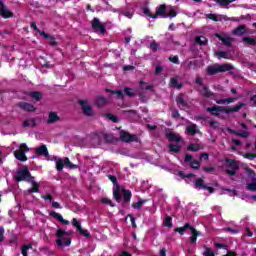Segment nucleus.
I'll list each match as a JSON object with an SVG mask.
<instances>
[{
	"label": "nucleus",
	"mask_w": 256,
	"mask_h": 256,
	"mask_svg": "<svg viewBox=\"0 0 256 256\" xmlns=\"http://www.w3.org/2000/svg\"><path fill=\"white\" fill-rule=\"evenodd\" d=\"M245 107L244 103H239L238 105L234 107H222V106H214V107H208L206 108V111L208 113H211V115H214L215 117L219 116V113H237L238 111H241Z\"/></svg>",
	"instance_id": "f257e3e1"
},
{
	"label": "nucleus",
	"mask_w": 256,
	"mask_h": 256,
	"mask_svg": "<svg viewBox=\"0 0 256 256\" xmlns=\"http://www.w3.org/2000/svg\"><path fill=\"white\" fill-rule=\"evenodd\" d=\"M231 70H233V65L229 63L213 64L206 69L208 75H217V73H225Z\"/></svg>",
	"instance_id": "f03ea898"
},
{
	"label": "nucleus",
	"mask_w": 256,
	"mask_h": 256,
	"mask_svg": "<svg viewBox=\"0 0 256 256\" xmlns=\"http://www.w3.org/2000/svg\"><path fill=\"white\" fill-rule=\"evenodd\" d=\"M56 237V243L59 247H69V245H71V238H69V232L59 229L56 232Z\"/></svg>",
	"instance_id": "7ed1b4c3"
},
{
	"label": "nucleus",
	"mask_w": 256,
	"mask_h": 256,
	"mask_svg": "<svg viewBox=\"0 0 256 256\" xmlns=\"http://www.w3.org/2000/svg\"><path fill=\"white\" fill-rule=\"evenodd\" d=\"M35 177L31 176V172H29V168L27 166H23L16 172L15 180L16 181H27L30 183Z\"/></svg>",
	"instance_id": "20e7f679"
},
{
	"label": "nucleus",
	"mask_w": 256,
	"mask_h": 256,
	"mask_svg": "<svg viewBox=\"0 0 256 256\" xmlns=\"http://www.w3.org/2000/svg\"><path fill=\"white\" fill-rule=\"evenodd\" d=\"M239 171V162L233 159H226V173L231 177L235 176Z\"/></svg>",
	"instance_id": "39448f33"
},
{
	"label": "nucleus",
	"mask_w": 256,
	"mask_h": 256,
	"mask_svg": "<svg viewBox=\"0 0 256 256\" xmlns=\"http://www.w3.org/2000/svg\"><path fill=\"white\" fill-rule=\"evenodd\" d=\"M29 152V147H27V144L22 143L19 146V149L14 151V156L18 159V161L25 162L27 161V155L25 153Z\"/></svg>",
	"instance_id": "423d86ee"
},
{
	"label": "nucleus",
	"mask_w": 256,
	"mask_h": 256,
	"mask_svg": "<svg viewBox=\"0 0 256 256\" xmlns=\"http://www.w3.org/2000/svg\"><path fill=\"white\" fill-rule=\"evenodd\" d=\"M92 29L95 33H100L101 35H105L107 33V28L105 24L101 23L99 18H94L91 22Z\"/></svg>",
	"instance_id": "0eeeda50"
},
{
	"label": "nucleus",
	"mask_w": 256,
	"mask_h": 256,
	"mask_svg": "<svg viewBox=\"0 0 256 256\" xmlns=\"http://www.w3.org/2000/svg\"><path fill=\"white\" fill-rule=\"evenodd\" d=\"M120 139L124 143H139L138 135H131V134H129V132H125V131L120 132Z\"/></svg>",
	"instance_id": "6e6552de"
},
{
	"label": "nucleus",
	"mask_w": 256,
	"mask_h": 256,
	"mask_svg": "<svg viewBox=\"0 0 256 256\" xmlns=\"http://www.w3.org/2000/svg\"><path fill=\"white\" fill-rule=\"evenodd\" d=\"M78 103L81 105L84 115H87V117H93L95 115V111H93V108L87 101L79 100Z\"/></svg>",
	"instance_id": "1a4fd4ad"
},
{
	"label": "nucleus",
	"mask_w": 256,
	"mask_h": 256,
	"mask_svg": "<svg viewBox=\"0 0 256 256\" xmlns=\"http://www.w3.org/2000/svg\"><path fill=\"white\" fill-rule=\"evenodd\" d=\"M90 143L94 147H97V145H101V143H103V132H96L92 134L90 137Z\"/></svg>",
	"instance_id": "9d476101"
},
{
	"label": "nucleus",
	"mask_w": 256,
	"mask_h": 256,
	"mask_svg": "<svg viewBox=\"0 0 256 256\" xmlns=\"http://www.w3.org/2000/svg\"><path fill=\"white\" fill-rule=\"evenodd\" d=\"M0 17H3V19H9L13 17V13L11 12V10H9V8H7L3 3V1L1 0H0Z\"/></svg>",
	"instance_id": "9b49d317"
},
{
	"label": "nucleus",
	"mask_w": 256,
	"mask_h": 256,
	"mask_svg": "<svg viewBox=\"0 0 256 256\" xmlns=\"http://www.w3.org/2000/svg\"><path fill=\"white\" fill-rule=\"evenodd\" d=\"M215 37H217L219 41H222L223 45H225L226 47H231L233 43L232 37L227 34H215Z\"/></svg>",
	"instance_id": "f8f14e48"
},
{
	"label": "nucleus",
	"mask_w": 256,
	"mask_h": 256,
	"mask_svg": "<svg viewBox=\"0 0 256 256\" xmlns=\"http://www.w3.org/2000/svg\"><path fill=\"white\" fill-rule=\"evenodd\" d=\"M198 91L202 97H205L206 99H214L215 101V93L211 92L207 86H202L201 88H198Z\"/></svg>",
	"instance_id": "ddd939ff"
},
{
	"label": "nucleus",
	"mask_w": 256,
	"mask_h": 256,
	"mask_svg": "<svg viewBox=\"0 0 256 256\" xmlns=\"http://www.w3.org/2000/svg\"><path fill=\"white\" fill-rule=\"evenodd\" d=\"M61 121V117H59V114L57 112H49L48 113V118L46 120L47 125H53L55 123H59Z\"/></svg>",
	"instance_id": "4468645a"
},
{
	"label": "nucleus",
	"mask_w": 256,
	"mask_h": 256,
	"mask_svg": "<svg viewBox=\"0 0 256 256\" xmlns=\"http://www.w3.org/2000/svg\"><path fill=\"white\" fill-rule=\"evenodd\" d=\"M232 35H235L236 37H243V35H247V26L239 25L232 30Z\"/></svg>",
	"instance_id": "2eb2a0df"
},
{
	"label": "nucleus",
	"mask_w": 256,
	"mask_h": 256,
	"mask_svg": "<svg viewBox=\"0 0 256 256\" xmlns=\"http://www.w3.org/2000/svg\"><path fill=\"white\" fill-rule=\"evenodd\" d=\"M165 13H167V6L165 4H162L156 8V16L157 17H163L164 19H167V17H169V15H167Z\"/></svg>",
	"instance_id": "dca6fc26"
},
{
	"label": "nucleus",
	"mask_w": 256,
	"mask_h": 256,
	"mask_svg": "<svg viewBox=\"0 0 256 256\" xmlns=\"http://www.w3.org/2000/svg\"><path fill=\"white\" fill-rule=\"evenodd\" d=\"M36 155L42 156V157H49V150H47L46 145H42L40 147L35 148Z\"/></svg>",
	"instance_id": "f3484780"
},
{
	"label": "nucleus",
	"mask_w": 256,
	"mask_h": 256,
	"mask_svg": "<svg viewBox=\"0 0 256 256\" xmlns=\"http://www.w3.org/2000/svg\"><path fill=\"white\" fill-rule=\"evenodd\" d=\"M197 133H201V131H199V128L197 127V124H190L186 127L187 135H197Z\"/></svg>",
	"instance_id": "a211bd4d"
},
{
	"label": "nucleus",
	"mask_w": 256,
	"mask_h": 256,
	"mask_svg": "<svg viewBox=\"0 0 256 256\" xmlns=\"http://www.w3.org/2000/svg\"><path fill=\"white\" fill-rule=\"evenodd\" d=\"M18 106L20 107V109H23V111L34 112L36 110L33 104L27 102H21L18 104Z\"/></svg>",
	"instance_id": "6ab92c4d"
},
{
	"label": "nucleus",
	"mask_w": 256,
	"mask_h": 256,
	"mask_svg": "<svg viewBox=\"0 0 256 256\" xmlns=\"http://www.w3.org/2000/svg\"><path fill=\"white\" fill-rule=\"evenodd\" d=\"M50 217H53L54 219H57V221H60V223H63V225H69V221L63 219V216L55 211L50 212Z\"/></svg>",
	"instance_id": "aec40b11"
},
{
	"label": "nucleus",
	"mask_w": 256,
	"mask_h": 256,
	"mask_svg": "<svg viewBox=\"0 0 256 256\" xmlns=\"http://www.w3.org/2000/svg\"><path fill=\"white\" fill-rule=\"evenodd\" d=\"M170 86L174 87V89H181L183 87V84L179 82V76L170 79Z\"/></svg>",
	"instance_id": "412c9836"
},
{
	"label": "nucleus",
	"mask_w": 256,
	"mask_h": 256,
	"mask_svg": "<svg viewBox=\"0 0 256 256\" xmlns=\"http://www.w3.org/2000/svg\"><path fill=\"white\" fill-rule=\"evenodd\" d=\"M219 7H224L225 9H229L230 3H235V0H214Z\"/></svg>",
	"instance_id": "4be33fe9"
},
{
	"label": "nucleus",
	"mask_w": 256,
	"mask_h": 256,
	"mask_svg": "<svg viewBox=\"0 0 256 256\" xmlns=\"http://www.w3.org/2000/svg\"><path fill=\"white\" fill-rule=\"evenodd\" d=\"M176 103L180 109H185V107H187V102L183 99V94L177 96Z\"/></svg>",
	"instance_id": "5701e85b"
},
{
	"label": "nucleus",
	"mask_w": 256,
	"mask_h": 256,
	"mask_svg": "<svg viewBox=\"0 0 256 256\" xmlns=\"http://www.w3.org/2000/svg\"><path fill=\"white\" fill-rule=\"evenodd\" d=\"M190 232L193 235V237L190 238L191 243H193V244L197 243V237H199V235H201V232L197 231V229H195V227H191Z\"/></svg>",
	"instance_id": "b1692460"
},
{
	"label": "nucleus",
	"mask_w": 256,
	"mask_h": 256,
	"mask_svg": "<svg viewBox=\"0 0 256 256\" xmlns=\"http://www.w3.org/2000/svg\"><path fill=\"white\" fill-rule=\"evenodd\" d=\"M54 161L57 171H63V167H65V159L55 158Z\"/></svg>",
	"instance_id": "393cba45"
},
{
	"label": "nucleus",
	"mask_w": 256,
	"mask_h": 256,
	"mask_svg": "<svg viewBox=\"0 0 256 256\" xmlns=\"http://www.w3.org/2000/svg\"><path fill=\"white\" fill-rule=\"evenodd\" d=\"M95 105H97V107H103L104 105H107V98L98 96L96 98Z\"/></svg>",
	"instance_id": "a878e982"
},
{
	"label": "nucleus",
	"mask_w": 256,
	"mask_h": 256,
	"mask_svg": "<svg viewBox=\"0 0 256 256\" xmlns=\"http://www.w3.org/2000/svg\"><path fill=\"white\" fill-rule=\"evenodd\" d=\"M64 167H67L68 169H79V166L77 164L71 163L69 158H64Z\"/></svg>",
	"instance_id": "bb28decb"
},
{
	"label": "nucleus",
	"mask_w": 256,
	"mask_h": 256,
	"mask_svg": "<svg viewBox=\"0 0 256 256\" xmlns=\"http://www.w3.org/2000/svg\"><path fill=\"white\" fill-rule=\"evenodd\" d=\"M167 137L169 141H174L175 143H179V141H181V136L176 133H169Z\"/></svg>",
	"instance_id": "cd10ccee"
},
{
	"label": "nucleus",
	"mask_w": 256,
	"mask_h": 256,
	"mask_svg": "<svg viewBox=\"0 0 256 256\" xmlns=\"http://www.w3.org/2000/svg\"><path fill=\"white\" fill-rule=\"evenodd\" d=\"M191 224L189 223H186L184 224L183 227H179V228H176V231L180 234V235H184L185 234V231H187V229H189L191 231Z\"/></svg>",
	"instance_id": "c85d7f7f"
},
{
	"label": "nucleus",
	"mask_w": 256,
	"mask_h": 256,
	"mask_svg": "<svg viewBox=\"0 0 256 256\" xmlns=\"http://www.w3.org/2000/svg\"><path fill=\"white\" fill-rule=\"evenodd\" d=\"M243 43H245L246 45H249V46H252V47H255L256 45V40L255 38H251V37H244L242 39Z\"/></svg>",
	"instance_id": "c756f323"
},
{
	"label": "nucleus",
	"mask_w": 256,
	"mask_h": 256,
	"mask_svg": "<svg viewBox=\"0 0 256 256\" xmlns=\"http://www.w3.org/2000/svg\"><path fill=\"white\" fill-rule=\"evenodd\" d=\"M233 101H235V98H226V99L216 100V103L218 105H229L230 103H233Z\"/></svg>",
	"instance_id": "7c9ffc66"
},
{
	"label": "nucleus",
	"mask_w": 256,
	"mask_h": 256,
	"mask_svg": "<svg viewBox=\"0 0 256 256\" xmlns=\"http://www.w3.org/2000/svg\"><path fill=\"white\" fill-rule=\"evenodd\" d=\"M122 195L125 203H129V201H131V191L122 190Z\"/></svg>",
	"instance_id": "2f4dec72"
},
{
	"label": "nucleus",
	"mask_w": 256,
	"mask_h": 256,
	"mask_svg": "<svg viewBox=\"0 0 256 256\" xmlns=\"http://www.w3.org/2000/svg\"><path fill=\"white\" fill-rule=\"evenodd\" d=\"M194 185L196 189H207V185L203 183V178L196 180Z\"/></svg>",
	"instance_id": "473e14b6"
},
{
	"label": "nucleus",
	"mask_w": 256,
	"mask_h": 256,
	"mask_svg": "<svg viewBox=\"0 0 256 256\" xmlns=\"http://www.w3.org/2000/svg\"><path fill=\"white\" fill-rule=\"evenodd\" d=\"M37 122L35 119H27L23 122V127H35Z\"/></svg>",
	"instance_id": "72a5a7b5"
},
{
	"label": "nucleus",
	"mask_w": 256,
	"mask_h": 256,
	"mask_svg": "<svg viewBox=\"0 0 256 256\" xmlns=\"http://www.w3.org/2000/svg\"><path fill=\"white\" fill-rule=\"evenodd\" d=\"M216 56L218 59H229V52L227 51H218L216 52Z\"/></svg>",
	"instance_id": "f704fd0d"
},
{
	"label": "nucleus",
	"mask_w": 256,
	"mask_h": 256,
	"mask_svg": "<svg viewBox=\"0 0 256 256\" xmlns=\"http://www.w3.org/2000/svg\"><path fill=\"white\" fill-rule=\"evenodd\" d=\"M195 42L198 45H207V39L205 38V36H198L195 38Z\"/></svg>",
	"instance_id": "c9c22d12"
},
{
	"label": "nucleus",
	"mask_w": 256,
	"mask_h": 256,
	"mask_svg": "<svg viewBox=\"0 0 256 256\" xmlns=\"http://www.w3.org/2000/svg\"><path fill=\"white\" fill-rule=\"evenodd\" d=\"M29 95L32 97V99H35V101H41V98L43 97V95L41 94V92H30Z\"/></svg>",
	"instance_id": "e433bc0d"
},
{
	"label": "nucleus",
	"mask_w": 256,
	"mask_h": 256,
	"mask_svg": "<svg viewBox=\"0 0 256 256\" xmlns=\"http://www.w3.org/2000/svg\"><path fill=\"white\" fill-rule=\"evenodd\" d=\"M140 89L145 91H153V85H147V83L140 81Z\"/></svg>",
	"instance_id": "4c0bfd02"
},
{
	"label": "nucleus",
	"mask_w": 256,
	"mask_h": 256,
	"mask_svg": "<svg viewBox=\"0 0 256 256\" xmlns=\"http://www.w3.org/2000/svg\"><path fill=\"white\" fill-rule=\"evenodd\" d=\"M144 203H147V200L140 199L138 202L133 203L132 207H133V209H141V207H143Z\"/></svg>",
	"instance_id": "58836bf2"
},
{
	"label": "nucleus",
	"mask_w": 256,
	"mask_h": 256,
	"mask_svg": "<svg viewBox=\"0 0 256 256\" xmlns=\"http://www.w3.org/2000/svg\"><path fill=\"white\" fill-rule=\"evenodd\" d=\"M188 151H192V152H197L201 149V145L200 144H190L187 147Z\"/></svg>",
	"instance_id": "ea45409f"
},
{
	"label": "nucleus",
	"mask_w": 256,
	"mask_h": 256,
	"mask_svg": "<svg viewBox=\"0 0 256 256\" xmlns=\"http://www.w3.org/2000/svg\"><path fill=\"white\" fill-rule=\"evenodd\" d=\"M102 141H106V143H111V141H113V134H107L103 132Z\"/></svg>",
	"instance_id": "a19ab883"
},
{
	"label": "nucleus",
	"mask_w": 256,
	"mask_h": 256,
	"mask_svg": "<svg viewBox=\"0 0 256 256\" xmlns=\"http://www.w3.org/2000/svg\"><path fill=\"white\" fill-rule=\"evenodd\" d=\"M38 33H40V35L44 38V39H51V45H57V43L55 42V40H53V37L48 36L47 33H45L44 31L38 30Z\"/></svg>",
	"instance_id": "79ce46f5"
},
{
	"label": "nucleus",
	"mask_w": 256,
	"mask_h": 256,
	"mask_svg": "<svg viewBox=\"0 0 256 256\" xmlns=\"http://www.w3.org/2000/svg\"><path fill=\"white\" fill-rule=\"evenodd\" d=\"M246 189L248 191H256V179H253L251 183H248Z\"/></svg>",
	"instance_id": "37998d69"
},
{
	"label": "nucleus",
	"mask_w": 256,
	"mask_h": 256,
	"mask_svg": "<svg viewBox=\"0 0 256 256\" xmlns=\"http://www.w3.org/2000/svg\"><path fill=\"white\" fill-rule=\"evenodd\" d=\"M30 183L32 184V193H39V183L35 182V179H32Z\"/></svg>",
	"instance_id": "c03bdc74"
},
{
	"label": "nucleus",
	"mask_w": 256,
	"mask_h": 256,
	"mask_svg": "<svg viewBox=\"0 0 256 256\" xmlns=\"http://www.w3.org/2000/svg\"><path fill=\"white\" fill-rule=\"evenodd\" d=\"M173 218H171V216H167L165 219H164V225L165 227H173Z\"/></svg>",
	"instance_id": "a18cd8bd"
},
{
	"label": "nucleus",
	"mask_w": 256,
	"mask_h": 256,
	"mask_svg": "<svg viewBox=\"0 0 256 256\" xmlns=\"http://www.w3.org/2000/svg\"><path fill=\"white\" fill-rule=\"evenodd\" d=\"M168 147L172 153H179L181 151V147L179 145L170 144Z\"/></svg>",
	"instance_id": "49530a36"
},
{
	"label": "nucleus",
	"mask_w": 256,
	"mask_h": 256,
	"mask_svg": "<svg viewBox=\"0 0 256 256\" xmlns=\"http://www.w3.org/2000/svg\"><path fill=\"white\" fill-rule=\"evenodd\" d=\"M142 11L144 13V15H147L148 17H151L152 19H157V15H153L151 14V10H149V8H142Z\"/></svg>",
	"instance_id": "de8ad7c7"
},
{
	"label": "nucleus",
	"mask_w": 256,
	"mask_h": 256,
	"mask_svg": "<svg viewBox=\"0 0 256 256\" xmlns=\"http://www.w3.org/2000/svg\"><path fill=\"white\" fill-rule=\"evenodd\" d=\"M221 19H223L224 21H233L234 23H239V21H241V19L239 18H235V17H228V16H221Z\"/></svg>",
	"instance_id": "09e8293b"
},
{
	"label": "nucleus",
	"mask_w": 256,
	"mask_h": 256,
	"mask_svg": "<svg viewBox=\"0 0 256 256\" xmlns=\"http://www.w3.org/2000/svg\"><path fill=\"white\" fill-rule=\"evenodd\" d=\"M186 67H187V69H189V70L195 69V67H197V60L189 61V62L186 64Z\"/></svg>",
	"instance_id": "8fccbe9b"
},
{
	"label": "nucleus",
	"mask_w": 256,
	"mask_h": 256,
	"mask_svg": "<svg viewBox=\"0 0 256 256\" xmlns=\"http://www.w3.org/2000/svg\"><path fill=\"white\" fill-rule=\"evenodd\" d=\"M124 93L128 97H135V92L131 88H124Z\"/></svg>",
	"instance_id": "3c124183"
},
{
	"label": "nucleus",
	"mask_w": 256,
	"mask_h": 256,
	"mask_svg": "<svg viewBox=\"0 0 256 256\" xmlns=\"http://www.w3.org/2000/svg\"><path fill=\"white\" fill-rule=\"evenodd\" d=\"M214 247H217V249H225L226 251L229 249V246H227V244H221L219 242H215Z\"/></svg>",
	"instance_id": "603ef678"
},
{
	"label": "nucleus",
	"mask_w": 256,
	"mask_h": 256,
	"mask_svg": "<svg viewBox=\"0 0 256 256\" xmlns=\"http://www.w3.org/2000/svg\"><path fill=\"white\" fill-rule=\"evenodd\" d=\"M107 118L113 123H119V118L113 114H106Z\"/></svg>",
	"instance_id": "864d4df0"
},
{
	"label": "nucleus",
	"mask_w": 256,
	"mask_h": 256,
	"mask_svg": "<svg viewBox=\"0 0 256 256\" xmlns=\"http://www.w3.org/2000/svg\"><path fill=\"white\" fill-rule=\"evenodd\" d=\"M113 195L117 203H121V194H119V190H114Z\"/></svg>",
	"instance_id": "5fc2aeb1"
},
{
	"label": "nucleus",
	"mask_w": 256,
	"mask_h": 256,
	"mask_svg": "<svg viewBox=\"0 0 256 256\" xmlns=\"http://www.w3.org/2000/svg\"><path fill=\"white\" fill-rule=\"evenodd\" d=\"M190 165H191L192 169H199L201 167V164L197 160L191 161Z\"/></svg>",
	"instance_id": "6e6d98bb"
},
{
	"label": "nucleus",
	"mask_w": 256,
	"mask_h": 256,
	"mask_svg": "<svg viewBox=\"0 0 256 256\" xmlns=\"http://www.w3.org/2000/svg\"><path fill=\"white\" fill-rule=\"evenodd\" d=\"M242 157H244L245 159H249L250 161H253V159H255L256 155L251 154V153H245V154H242Z\"/></svg>",
	"instance_id": "4d7b16f0"
},
{
	"label": "nucleus",
	"mask_w": 256,
	"mask_h": 256,
	"mask_svg": "<svg viewBox=\"0 0 256 256\" xmlns=\"http://www.w3.org/2000/svg\"><path fill=\"white\" fill-rule=\"evenodd\" d=\"M29 249H31V244L23 246L22 247V255L23 256H28L27 252L29 251Z\"/></svg>",
	"instance_id": "13d9d810"
},
{
	"label": "nucleus",
	"mask_w": 256,
	"mask_h": 256,
	"mask_svg": "<svg viewBox=\"0 0 256 256\" xmlns=\"http://www.w3.org/2000/svg\"><path fill=\"white\" fill-rule=\"evenodd\" d=\"M112 95H117L118 99H123L124 94L121 90L112 91Z\"/></svg>",
	"instance_id": "bf43d9fd"
},
{
	"label": "nucleus",
	"mask_w": 256,
	"mask_h": 256,
	"mask_svg": "<svg viewBox=\"0 0 256 256\" xmlns=\"http://www.w3.org/2000/svg\"><path fill=\"white\" fill-rule=\"evenodd\" d=\"M203 256H215V253L211 251V248L206 247V251L203 252Z\"/></svg>",
	"instance_id": "052dcab7"
},
{
	"label": "nucleus",
	"mask_w": 256,
	"mask_h": 256,
	"mask_svg": "<svg viewBox=\"0 0 256 256\" xmlns=\"http://www.w3.org/2000/svg\"><path fill=\"white\" fill-rule=\"evenodd\" d=\"M219 16L218 15H216V14H207L206 15V18L207 19H211L212 21H219V18H218Z\"/></svg>",
	"instance_id": "680f3d73"
},
{
	"label": "nucleus",
	"mask_w": 256,
	"mask_h": 256,
	"mask_svg": "<svg viewBox=\"0 0 256 256\" xmlns=\"http://www.w3.org/2000/svg\"><path fill=\"white\" fill-rule=\"evenodd\" d=\"M120 15H124V17H127L128 19L133 18V13L131 11L120 12Z\"/></svg>",
	"instance_id": "e2e57ef3"
},
{
	"label": "nucleus",
	"mask_w": 256,
	"mask_h": 256,
	"mask_svg": "<svg viewBox=\"0 0 256 256\" xmlns=\"http://www.w3.org/2000/svg\"><path fill=\"white\" fill-rule=\"evenodd\" d=\"M72 225H73L74 227H76L77 231H79V229H81V223H79V221H77L76 218H74V219L72 220Z\"/></svg>",
	"instance_id": "0e129e2a"
},
{
	"label": "nucleus",
	"mask_w": 256,
	"mask_h": 256,
	"mask_svg": "<svg viewBox=\"0 0 256 256\" xmlns=\"http://www.w3.org/2000/svg\"><path fill=\"white\" fill-rule=\"evenodd\" d=\"M79 233H81V235H83L84 237H91V234H89V231L84 230L82 227L78 230Z\"/></svg>",
	"instance_id": "69168bd1"
},
{
	"label": "nucleus",
	"mask_w": 256,
	"mask_h": 256,
	"mask_svg": "<svg viewBox=\"0 0 256 256\" xmlns=\"http://www.w3.org/2000/svg\"><path fill=\"white\" fill-rule=\"evenodd\" d=\"M169 61H171V63H175V65H179V57L178 56L169 57Z\"/></svg>",
	"instance_id": "338daca9"
},
{
	"label": "nucleus",
	"mask_w": 256,
	"mask_h": 256,
	"mask_svg": "<svg viewBox=\"0 0 256 256\" xmlns=\"http://www.w3.org/2000/svg\"><path fill=\"white\" fill-rule=\"evenodd\" d=\"M150 47L152 49V51H154V53L159 49V44H157V42H152L150 44Z\"/></svg>",
	"instance_id": "774afa93"
}]
</instances>
